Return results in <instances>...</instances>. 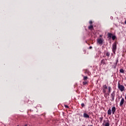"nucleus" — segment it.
<instances>
[{
  "mask_svg": "<svg viewBox=\"0 0 126 126\" xmlns=\"http://www.w3.org/2000/svg\"><path fill=\"white\" fill-rule=\"evenodd\" d=\"M118 89L121 92H123V91H125V86H124L122 85H121L120 84V81L118 82Z\"/></svg>",
  "mask_w": 126,
  "mask_h": 126,
  "instance_id": "1",
  "label": "nucleus"
},
{
  "mask_svg": "<svg viewBox=\"0 0 126 126\" xmlns=\"http://www.w3.org/2000/svg\"><path fill=\"white\" fill-rule=\"evenodd\" d=\"M116 50H117V43H114L112 45V51L114 54L116 53Z\"/></svg>",
  "mask_w": 126,
  "mask_h": 126,
  "instance_id": "2",
  "label": "nucleus"
},
{
  "mask_svg": "<svg viewBox=\"0 0 126 126\" xmlns=\"http://www.w3.org/2000/svg\"><path fill=\"white\" fill-rule=\"evenodd\" d=\"M107 89H108V87H107V85H103V86L102 87V90L104 94H106V91Z\"/></svg>",
  "mask_w": 126,
  "mask_h": 126,
  "instance_id": "3",
  "label": "nucleus"
},
{
  "mask_svg": "<svg viewBox=\"0 0 126 126\" xmlns=\"http://www.w3.org/2000/svg\"><path fill=\"white\" fill-rule=\"evenodd\" d=\"M103 41H104V40H103L102 38H98L97 39V42L98 44H99V45H102Z\"/></svg>",
  "mask_w": 126,
  "mask_h": 126,
  "instance_id": "4",
  "label": "nucleus"
},
{
  "mask_svg": "<svg viewBox=\"0 0 126 126\" xmlns=\"http://www.w3.org/2000/svg\"><path fill=\"white\" fill-rule=\"evenodd\" d=\"M110 93H111V87H108L107 91L106 92L105 94L110 95Z\"/></svg>",
  "mask_w": 126,
  "mask_h": 126,
  "instance_id": "5",
  "label": "nucleus"
},
{
  "mask_svg": "<svg viewBox=\"0 0 126 126\" xmlns=\"http://www.w3.org/2000/svg\"><path fill=\"white\" fill-rule=\"evenodd\" d=\"M124 102H125V99H124V98H122L121 99V100L120 103V107H123V105H124Z\"/></svg>",
  "mask_w": 126,
  "mask_h": 126,
  "instance_id": "6",
  "label": "nucleus"
},
{
  "mask_svg": "<svg viewBox=\"0 0 126 126\" xmlns=\"http://www.w3.org/2000/svg\"><path fill=\"white\" fill-rule=\"evenodd\" d=\"M111 111H112V113L113 115H114L115 114V112H116V107L113 106L112 108Z\"/></svg>",
  "mask_w": 126,
  "mask_h": 126,
  "instance_id": "7",
  "label": "nucleus"
},
{
  "mask_svg": "<svg viewBox=\"0 0 126 126\" xmlns=\"http://www.w3.org/2000/svg\"><path fill=\"white\" fill-rule=\"evenodd\" d=\"M104 55H105L106 57H107L108 58H109V57H110V52H108V51H106L104 52Z\"/></svg>",
  "mask_w": 126,
  "mask_h": 126,
  "instance_id": "8",
  "label": "nucleus"
},
{
  "mask_svg": "<svg viewBox=\"0 0 126 126\" xmlns=\"http://www.w3.org/2000/svg\"><path fill=\"white\" fill-rule=\"evenodd\" d=\"M84 118H86V119H89V116L87 113H84L83 114Z\"/></svg>",
  "mask_w": 126,
  "mask_h": 126,
  "instance_id": "9",
  "label": "nucleus"
},
{
  "mask_svg": "<svg viewBox=\"0 0 126 126\" xmlns=\"http://www.w3.org/2000/svg\"><path fill=\"white\" fill-rule=\"evenodd\" d=\"M100 64L106 65V61H105L104 59H102L100 62Z\"/></svg>",
  "mask_w": 126,
  "mask_h": 126,
  "instance_id": "10",
  "label": "nucleus"
},
{
  "mask_svg": "<svg viewBox=\"0 0 126 126\" xmlns=\"http://www.w3.org/2000/svg\"><path fill=\"white\" fill-rule=\"evenodd\" d=\"M107 114L109 116H111L112 115V110H111V108H110L108 111H107Z\"/></svg>",
  "mask_w": 126,
  "mask_h": 126,
  "instance_id": "11",
  "label": "nucleus"
},
{
  "mask_svg": "<svg viewBox=\"0 0 126 126\" xmlns=\"http://www.w3.org/2000/svg\"><path fill=\"white\" fill-rule=\"evenodd\" d=\"M88 28H89V30H91V31H92V30H93V29H94V28L93 27V26H92V25L89 26Z\"/></svg>",
  "mask_w": 126,
  "mask_h": 126,
  "instance_id": "12",
  "label": "nucleus"
},
{
  "mask_svg": "<svg viewBox=\"0 0 126 126\" xmlns=\"http://www.w3.org/2000/svg\"><path fill=\"white\" fill-rule=\"evenodd\" d=\"M107 35L108 38H112V36H113V34L109 32L108 33Z\"/></svg>",
  "mask_w": 126,
  "mask_h": 126,
  "instance_id": "13",
  "label": "nucleus"
},
{
  "mask_svg": "<svg viewBox=\"0 0 126 126\" xmlns=\"http://www.w3.org/2000/svg\"><path fill=\"white\" fill-rule=\"evenodd\" d=\"M83 76L84 77L83 80L86 81V80H87L88 79V77L85 76H83Z\"/></svg>",
  "mask_w": 126,
  "mask_h": 126,
  "instance_id": "14",
  "label": "nucleus"
},
{
  "mask_svg": "<svg viewBox=\"0 0 126 126\" xmlns=\"http://www.w3.org/2000/svg\"><path fill=\"white\" fill-rule=\"evenodd\" d=\"M87 84H88V82L87 81L83 82V85H87Z\"/></svg>",
  "mask_w": 126,
  "mask_h": 126,
  "instance_id": "15",
  "label": "nucleus"
},
{
  "mask_svg": "<svg viewBox=\"0 0 126 126\" xmlns=\"http://www.w3.org/2000/svg\"><path fill=\"white\" fill-rule=\"evenodd\" d=\"M104 126H110V122L108 121V122L106 123Z\"/></svg>",
  "mask_w": 126,
  "mask_h": 126,
  "instance_id": "16",
  "label": "nucleus"
},
{
  "mask_svg": "<svg viewBox=\"0 0 126 126\" xmlns=\"http://www.w3.org/2000/svg\"><path fill=\"white\" fill-rule=\"evenodd\" d=\"M120 72L121 73H124L125 70H124L123 69H121L120 70Z\"/></svg>",
  "mask_w": 126,
  "mask_h": 126,
  "instance_id": "17",
  "label": "nucleus"
},
{
  "mask_svg": "<svg viewBox=\"0 0 126 126\" xmlns=\"http://www.w3.org/2000/svg\"><path fill=\"white\" fill-rule=\"evenodd\" d=\"M118 63H119V60L117 59L115 64L117 65V64H118Z\"/></svg>",
  "mask_w": 126,
  "mask_h": 126,
  "instance_id": "18",
  "label": "nucleus"
},
{
  "mask_svg": "<svg viewBox=\"0 0 126 126\" xmlns=\"http://www.w3.org/2000/svg\"><path fill=\"white\" fill-rule=\"evenodd\" d=\"M112 40H115V39H116V36L115 35L112 36Z\"/></svg>",
  "mask_w": 126,
  "mask_h": 126,
  "instance_id": "19",
  "label": "nucleus"
},
{
  "mask_svg": "<svg viewBox=\"0 0 126 126\" xmlns=\"http://www.w3.org/2000/svg\"><path fill=\"white\" fill-rule=\"evenodd\" d=\"M64 107L65 108H66L67 109H68L69 108V106H68V105H66L65 104H64Z\"/></svg>",
  "mask_w": 126,
  "mask_h": 126,
  "instance_id": "20",
  "label": "nucleus"
},
{
  "mask_svg": "<svg viewBox=\"0 0 126 126\" xmlns=\"http://www.w3.org/2000/svg\"><path fill=\"white\" fill-rule=\"evenodd\" d=\"M81 106H82V108H84V107H85V105H84V103H82Z\"/></svg>",
  "mask_w": 126,
  "mask_h": 126,
  "instance_id": "21",
  "label": "nucleus"
},
{
  "mask_svg": "<svg viewBox=\"0 0 126 126\" xmlns=\"http://www.w3.org/2000/svg\"><path fill=\"white\" fill-rule=\"evenodd\" d=\"M99 120H100V122H102L103 121V117H100L99 118Z\"/></svg>",
  "mask_w": 126,
  "mask_h": 126,
  "instance_id": "22",
  "label": "nucleus"
},
{
  "mask_svg": "<svg viewBox=\"0 0 126 126\" xmlns=\"http://www.w3.org/2000/svg\"><path fill=\"white\" fill-rule=\"evenodd\" d=\"M115 97L114 95H111V98L112 99V100H114V98Z\"/></svg>",
  "mask_w": 126,
  "mask_h": 126,
  "instance_id": "23",
  "label": "nucleus"
},
{
  "mask_svg": "<svg viewBox=\"0 0 126 126\" xmlns=\"http://www.w3.org/2000/svg\"><path fill=\"white\" fill-rule=\"evenodd\" d=\"M89 23L90 24H92V23H93V22H92V21H90Z\"/></svg>",
  "mask_w": 126,
  "mask_h": 126,
  "instance_id": "24",
  "label": "nucleus"
},
{
  "mask_svg": "<svg viewBox=\"0 0 126 126\" xmlns=\"http://www.w3.org/2000/svg\"><path fill=\"white\" fill-rule=\"evenodd\" d=\"M90 49H92V46H90Z\"/></svg>",
  "mask_w": 126,
  "mask_h": 126,
  "instance_id": "25",
  "label": "nucleus"
},
{
  "mask_svg": "<svg viewBox=\"0 0 126 126\" xmlns=\"http://www.w3.org/2000/svg\"><path fill=\"white\" fill-rule=\"evenodd\" d=\"M24 126H28V125L26 124Z\"/></svg>",
  "mask_w": 126,
  "mask_h": 126,
  "instance_id": "26",
  "label": "nucleus"
},
{
  "mask_svg": "<svg viewBox=\"0 0 126 126\" xmlns=\"http://www.w3.org/2000/svg\"><path fill=\"white\" fill-rule=\"evenodd\" d=\"M125 24H126V20L125 21Z\"/></svg>",
  "mask_w": 126,
  "mask_h": 126,
  "instance_id": "27",
  "label": "nucleus"
},
{
  "mask_svg": "<svg viewBox=\"0 0 126 126\" xmlns=\"http://www.w3.org/2000/svg\"><path fill=\"white\" fill-rule=\"evenodd\" d=\"M125 99H126V96H125Z\"/></svg>",
  "mask_w": 126,
  "mask_h": 126,
  "instance_id": "28",
  "label": "nucleus"
},
{
  "mask_svg": "<svg viewBox=\"0 0 126 126\" xmlns=\"http://www.w3.org/2000/svg\"><path fill=\"white\" fill-rule=\"evenodd\" d=\"M100 37H102V35H100Z\"/></svg>",
  "mask_w": 126,
  "mask_h": 126,
  "instance_id": "29",
  "label": "nucleus"
},
{
  "mask_svg": "<svg viewBox=\"0 0 126 126\" xmlns=\"http://www.w3.org/2000/svg\"><path fill=\"white\" fill-rule=\"evenodd\" d=\"M111 95H113V94H112Z\"/></svg>",
  "mask_w": 126,
  "mask_h": 126,
  "instance_id": "30",
  "label": "nucleus"
},
{
  "mask_svg": "<svg viewBox=\"0 0 126 126\" xmlns=\"http://www.w3.org/2000/svg\"><path fill=\"white\" fill-rule=\"evenodd\" d=\"M103 126H104V124H103Z\"/></svg>",
  "mask_w": 126,
  "mask_h": 126,
  "instance_id": "31",
  "label": "nucleus"
},
{
  "mask_svg": "<svg viewBox=\"0 0 126 126\" xmlns=\"http://www.w3.org/2000/svg\"><path fill=\"white\" fill-rule=\"evenodd\" d=\"M17 126H19V125H18Z\"/></svg>",
  "mask_w": 126,
  "mask_h": 126,
  "instance_id": "32",
  "label": "nucleus"
}]
</instances>
